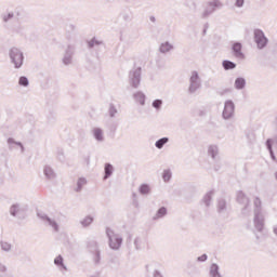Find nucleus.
Returning <instances> with one entry per match:
<instances>
[{
  "mask_svg": "<svg viewBox=\"0 0 277 277\" xmlns=\"http://www.w3.org/2000/svg\"><path fill=\"white\" fill-rule=\"evenodd\" d=\"M211 277H222V276H220V273H216L214 275H211Z\"/></svg>",
  "mask_w": 277,
  "mask_h": 277,
  "instance_id": "obj_25",
  "label": "nucleus"
},
{
  "mask_svg": "<svg viewBox=\"0 0 277 277\" xmlns=\"http://www.w3.org/2000/svg\"><path fill=\"white\" fill-rule=\"evenodd\" d=\"M254 40L259 47V49H263L267 44V38L263 34V30H255L254 31Z\"/></svg>",
  "mask_w": 277,
  "mask_h": 277,
  "instance_id": "obj_2",
  "label": "nucleus"
},
{
  "mask_svg": "<svg viewBox=\"0 0 277 277\" xmlns=\"http://www.w3.org/2000/svg\"><path fill=\"white\" fill-rule=\"evenodd\" d=\"M93 135L100 142H101V140H103V131H101V129H94L93 130Z\"/></svg>",
  "mask_w": 277,
  "mask_h": 277,
  "instance_id": "obj_8",
  "label": "nucleus"
},
{
  "mask_svg": "<svg viewBox=\"0 0 277 277\" xmlns=\"http://www.w3.org/2000/svg\"><path fill=\"white\" fill-rule=\"evenodd\" d=\"M198 261H207V254H203L198 258Z\"/></svg>",
  "mask_w": 277,
  "mask_h": 277,
  "instance_id": "obj_24",
  "label": "nucleus"
},
{
  "mask_svg": "<svg viewBox=\"0 0 277 277\" xmlns=\"http://www.w3.org/2000/svg\"><path fill=\"white\" fill-rule=\"evenodd\" d=\"M236 5L241 8V5H243V0H236Z\"/></svg>",
  "mask_w": 277,
  "mask_h": 277,
  "instance_id": "obj_23",
  "label": "nucleus"
},
{
  "mask_svg": "<svg viewBox=\"0 0 277 277\" xmlns=\"http://www.w3.org/2000/svg\"><path fill=\"white\" fill-rule=\"evenodd\" d=\"M217 269H219L217 265H216V264H212V265H211V268H210V274H211V275L220 274V273L217 272Z\"/></svg>",
  "mask_w": 277,
  "mask_h": 277,
  "instance_id": "obj_18",
  "label": "nucleus"
},
{
  "mask_svg": "<svg viewBox=\"0 0 277 277\" xmlns=\"http://www.w3.org/2000/svg\"><path fill=\"white\" fill-rule=\"evenodd\" d=\"M44 174H45V176H48V179H53V176H54L53 170H51V168H47L44 170Z\"/></svg>",
  "mask_w": 277,
  "mask_h": 277,
  "instance_id": "obj_16",
  "label": "nucleus"
},
{
  "mask_svg": "<svg viewBox=\"0 0 277 277\" xmlns=\"http://www.w3.org/2000/svg\"><path fill=\"white\" fill-rule=\"evenodd\" d=\"M19 85H24L25 88L26 85H29V80L27 79V77L19 78Z\"/></svg>",
  "mask_w": 277,
  "mask_h": 277,
  "instance_id": "obj_14",
  "label": "nucleus"
},
{
  "mask_svg": "<svg viewBox=\"0 0 277 277\" xmlns=\"http://www.w3.org/2000/svg\"><path fill=\"white\" fill-rule=\"evenodd\" d=\"M140 192L141 194H148V192H150V187H148V185H142Z\"/></svg>",
  "mask_w": 277,
  "mask_h": 277,
  "instance_id": "obj_17",
  "label": "nucleus"
},
{
  "mask_svg": "<svg viewBox=\"0 0 277 277\" xmlns=\"http://www.w3.org/2000/svg\"><path fill=\"white\" fill-rule=\"evenodd\" d=\"M111 172H114V167H111L110 164H106V167H105V179H107L110 174H111Z\"/></svg>",
  "mask_w": 277,
  "mask_h": 277,
  "instance_id": "obj_12",
  "label": "nucleus"
},
{
  "mask_svg": "<svg viewBox=\"0 0 277 277\" xmlns=\"http://www.w3.org/2000/svg\"><path fill=\"white\" fill-rule=\"evenodd\" d=\"M107 235L109 237V246L110 248H113V250H118L122 243V239L116 237V235H114V232L107 229Z\"/></svg>",
  "mask_w": 277,
  "mask_h": 277,
  "instance_id": "obj_3",
  "label": "nucleus"
},
{
  "mask_svg": "<svg viewBox=\"0 0 277 277\" xmlns=\"http://www.w3.org/2000/svg\"><path fill=\"white\" fill-rule=\"evenodd\" d=\"M87 183H88V181H85V179H83V177L79 179V180H78V183H77V185H78L77 192H81V188H82L83 185H85Z\"/></svg>",
  "mask_w": 277,
  "mask_h": 277,
  "instance_id": "obj_11",
  "label": "nucleus"
},
{
  "mask_svg": "<svg viewBox=\"0 0 277 277\" xmlns=\"http://www.w3.org/2000/svg\"><path fill=\"white\" fill-rule=\"evenodd\" d=\"M235 63L229 62V61H224L223 62V67L225 68V70H233V68H235Z\"/></svg>",
  "mask_w": 277,
  "mask_h": 277,
  "instance_id": "obj_7",
  "label": "nucleus"
},
{
  "mask_svg": "<svg viewBox=\"0 0 277 277\" xmlns=\"http://www.w3.org/2000/svg\"><path fill=\"white\" fill-rule=\"evenodd\" d=\"M172 49V45L169 44V43H163L161 47H160V51L162 53H168V51H170Z\"/></svg>",
  "mask_w": 277,
  "mask_h": 277,
  "instance_id": "obj_10",
  "label": "nucleus"
},
{
  "mask_svg": "<svg viewBox=\"0 0 277 277\" xmlns=\"http://www.w3.org/2000/svg\"><path fill=\"white\" fill-rule=\"evenodd\" d=\"M93 221L94 220L92 219V216H87V217L83 219L82 224L84 226H90Z\"/></svg>",
  "mask_w": 277,
  "mask_h": 277,
  "instance_id": "obj_13",
  "label": "nucleus"
},
{
  "mask_svg": "<svg viewBox=\"0 0 277 277\" xmlns=\"http://www.w3.org/2000/svg\"><path fill=\"white\" fill-rule=\"evenodd\" d=\"M233 51L235 57H238L239 60H243V53L241 52V43H234Z\"/></svg>",
  "mask_w": 277,
  "mask_h": 277,
  "instance_id": "obj_5",
  "label": "nucleus"
},
{
  "mask_svg": "<svg viewBox=\"0 0 277 277\" xmlns=\"http://www.w3.org/2000/svg\"><path fill=\"white\" fill-rule=\"evenodd\" d=\"M54 263H55L56 265H62V263H63L62 256H57V258L54 260Z\"/></svg>",
  "mask_w": 277,
  "mask_h": 277,
  "instance_id": "obj_21",
  "label": "nucleus"
},
{
  "mask_svg": "<svg viewBox=\"0 0 277 277\" xmlns=\"http://www.w3.org/2000/svg\"><path fill=\"white\" fill-rule=\"evenodd\" d=\"M168 144V137L160 138L156 142V148H163V145Z\"/></svg>",
  "mask_w": 277,
  "mask_h": 277,
  "instance_id": "obj_9",
  "label": "nucleus"
},
{
  "mask_svg": "<svg viewBox=\"0 0 277 277\" xmlns=\"http://www.w3.org/2000/svg\"><path fill=\"white\" fill-rule=\"evenodd\" d=\"M214 5H220V1H214Z\"/></svg>",
  "mask_w": 277,
  "mask_h": 277,
  "instance_id": "obj_26",
  "label": "nucleus"
},
{
  "mask_svg": "<svg viewBox=\"0 0 277 277\" xmlns=\"http://www.w3.org/2000/svg\"><path fill=\"white\" fill-rule=\"evenodd\" d=\"M154 107H156V109H159L161 107V101L160 100H156L154 103H153Z\"/></svg>",
  "mask_w": 277,
  "mask_h": 277,
  "instance_id": "obj_20",
  "label": "nucleus"
},
{
  "mask_svg": "<svg viewBox=\"0 0 277 277\" xmlns=\"http://www.w3.org/2000/svg\"><path fill=\"white\" fill-rule=\"evenodd\" d=\"M166 213H167L166 208H160L158 210V217H163V215H166Z\"/></svg>",
  "mask_w": 277,
  "mask_h": 277,
  "instance_id": "obj_19",
  "label": "nucleus"
},
{
  "mask_svg": "<svg viewBox=\"0 0 277 277\" xmlns=\"http://www.w3.org/2000/svg\"><path fill=\"white\" fill-rule=\"evenodd\" d=\"M11 60L15 64V68H21L23 66V53L16 48L11 50Z\"/></svg>",
  "mask_w": 277,
  "mask_h": 277,
  "instance_id": "obj_1",
  "label": "nucleus"
},
{
  "mask_svg": "<svg viewBox=\"0 0 277 277\" xmlns=\"http://www.w3.org/2000/svg\"><path fill=\"white\" fill-rule=\"evenodd\" d=\"M162 179H163L164 182L170 181V179H172V173H170V171H164L163 175H162Z\"/></svg>",
  "mask_w": 277,
  "mask_h": 277,
  "instance_id": "obj_15",
  "label": "nucleus"
},
{
  "mask_svg": "<svg viewBox=\"0 0 277 277\" xmlns=\"http://www.w3.org/2000/svg\"><path fill=\"white\" fill-rule=\"evenodd\" d=\"M234 114H235V104L232 101H227L225 103V107L223 110V118H225V120H228V118H233Z\"/></svg>",
  "mask_w": 277,
  "mask_h": 277,
  "instance_id": "obj_4",
  "label": "nucleus"
},
{
  "mask_svg": "<svg viewBox=\"0 0 277 277\" xmlns=\"http://www.w3.org/2000/svg\"><path fill=\"white\" fill-rule=\"evenodd\" d=\"M245 85H246V80H243L242 78L236 79L235 87L237 88V90H241Z\"/></svg>",
  "mask_w": 277,
  "mask_h": 277,
  "instance_id": "obj_6",
  "label": "nucleus"
},
{
  "mask_svg": "<svg viewBox=\"0 0 277 277\" xmlns=\"http://www.w3.org/2000/svg\"><path fill=\"white\" fill-rule=\"evenodd\" d=\"M1 246H2V249H4L5 251L10 250V243L2 242Z\"/></svg>",
  "mask_w": 277,
  "mask_h": 277,
  "instance_id": "obj_22",
  "label": "nucleus"
}]
</instances>
